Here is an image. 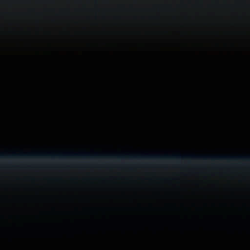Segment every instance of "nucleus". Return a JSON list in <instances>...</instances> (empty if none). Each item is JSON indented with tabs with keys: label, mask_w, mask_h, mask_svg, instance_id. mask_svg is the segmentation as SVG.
<instances>
[{
	"label": "nucleus",
	"mask_w": 250,
	"mask_h": 250,
	"mask_svg": "<svg viewBox=\"0 0 250 250\" xmlns=\"http://www.w3.org/2000/svg\"><path fill=\"white\" fill-rule=\"evenodd\" d=\"M4 159H51L65 160L69 159H118L130 160H211L214 161H244L250 162V155H202L196 154L173 155L161 154H98L94 153H12L4 154Z\"/></svg>",
	"instance_id": "obj_1"
}]
</instances>
